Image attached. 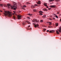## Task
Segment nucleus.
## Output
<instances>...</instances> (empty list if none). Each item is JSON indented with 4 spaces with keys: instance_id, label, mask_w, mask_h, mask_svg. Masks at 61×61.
Wrapping results in <instances>:
<instances>
[{
    "instance_id": "nucleus-4",
    "label": "nucleus",
    "mask_w": 61,
    "mask_h": 61,
    "mask_svg": "<svg viewBox=\"0 0 61 61\" xmlns=\"http://www.w3.org/2000/svg\"><path fill=\"white\" fill-rule=\"evenodd\" d=\"M61 32V27L59 28V29H58L56 31V33L57 34H59V32Z\"/></svg>"
},
{
    "instance_id": "nucleus-39",
    "label": "nucleus",
    "mask_w": 61,
    "mask_h": 61,
    "mask_svg": "<svg viewBox=\"0 0 61 61\" xmlns=\"http://www.w3.org/2000/svg\"><path fill=\"white\" fill-rule=\"evenodd\" d=\"M23 9H25V8L24 7L23 8Z\"/></svg>"
},
{
    "instance_id": "nucleus-37",
    "label": "nucleus",
    "mask_w": 61,
    "mask_h": 61,
    "mask_svg": "<svg viewBox=\"0 0 61 61\" xmlns=\"http://www.w3.org/2000/svg\"><path fill=\"white\" fill-rule=\"evenodd\" d=\"M47 6L46 7H47V8H48V6Z\"/></svg>"
},
{
    "instance_id": "nucleus-15",
    "label": "nucleus",
    "mask_w": 61,
    "mask_h": 61,
    "mask_svg": "<svg viewBox=\"0 0 61 61\" xmlns=\"http://www.w3.org/2000/svg\"><path fill=\"white\" fill-rule=\"evenodd\" d=\"M43 10L44 11H47V9H43Z\"/></svg>"
},
{
    "instance_id": "nucleus-6",
    "label": "nucleus",
    "mask_w": 61,
    "mask_h": 61,
    "mask_svg": "<svg viewBox=\"0 0 61 61\" xmlns=\"http://www.w3.org/2000/svg\"><path fill=\"white\" fill-rule=\"evenodd\" d=\"M33 25H34V27H35V28H36V27H38V26H39V24H38V23H37L36 24L34 23H33Z\"/></svg>"
},
{
    "instance_id": "nucleus-20",
    "label": "nucleus",
    "mask_w": 61,
    "mask_h": 61,
    "mask_svg": "<svg viewBox=\"0 0 61 61\" xmlns=\"http://www.w3.org/2000/svg\"><path fill=\"white\" fill-rule=\"evenodd\" d=\"M33 11L34 12H36V10L35 9H34V10H33Z\"/></svg>"
},
{
    "instance_id": "nucleus-46",
    "label": "nucleus",
    "mask_w": 61,
    "mask_h": 61,
    "mask_svg": "<svg viewBox=\"0 0 61 61\" xmlns=\"http://www.w3.org/2000/svg\"><path fill=\"white\" fill-rule=\"evenodd\" d=\"M1 15V14L0 13V15Z\"/></svg>"
},
{
    "instance_id": "nucleus-44",
    "label": "nucleus",
    "mask_w": 61,
    "mask_h": 61,
    "mask_svg": "<svg viewBox=\"0 0 61 61\" xmlns=\"http://www.w3.org/2000/svg\"><path fill=\"white\" fill-rule=\"evenodd\" d=\"M5 5H4V6H5H5H5Z\"/></svg>"
},
{
    "instance_id": "nucleus-9",
    "label": "nucleus",
    "mask_w": 61,
    "mask_h": 61,
    "mask_svg": "<svg viewBox=\"0 0 61 61\" xmlns=\"http://www.w3.org/2000/svg\"><path fill=\"white\" fill-rule=\"evenodd\" d=\"M51 8L53 7H56V6L55 5H51Z\"/></svg>"
},
{
    "instance_id": "nucleus-26",
    "label": "nucleus",
    "mask_w": 61,
    "mask_h": 61,
    "mask_svg": "<svg viewBox=\"0 0 61 61\" xmlns=\"http://www.w3.org/2000/svg\"><path fill=\"white\" fill-rule=\"evenodd\" d=\"M31 7H35V6L33 5H32V6Z\"/></svg>"
},
{
    "instance_id": "nucleus-10",
    "label": "nucleus",
    "mask_w": 61,
    "mask_h": 61,
    "mask_svg": "<svg viewBox=\"0 0 61 61\" xmlns=\"http://www.w3.org/2000/svg\"><path fill=\"white\" fill-rule=\"evenodd\" d=\"M48 23H49V24H49L50 25H52V22H48Z\"/></svg>"
},
{
    "instance_id": "nucleus-29",
    "label": "nucleus",
    "mask_w": 61,
    "mask_h": 61,
    "mask_svg": "<svg viewBox=\"0 0 61 61\" xmlns=\"http://www.w3.org/2000/svg\"><path fill=\"white\" fill-rule=\"evenodd\" d=\"M23 7H26V6L24 5V6Z\"/></svg>"
},
{
    "instance_id": "nucleus-42",
    "label": "nucleus",
    "mask_w": 61,
    "mask_h": 61,
    "mask_svg": "<svg viewBox=\"0 0 61 61\" xmlns=\"http://www.w3.org/2000/svg\"><path fill=\"white\" fill-rule=\"evenodd\" d=\"M54 15H56L55 14H54Z\"/></svg>"
},
{
    "instance_id": "nucleus-12",
    "label": "nucleus",
    "mask_w": 61,
    "mask_h": 61,
    "mask_svg": "<svg viewBox=\"0 0 61 61\" xmlns=\"http://www.w3.org/2000/svg\"><path fill=\"white\" fill-rule=\"evenodd\" d=\"M13 12L14 13H12V15H14L15 14V11H13Z\"/></svg>"
},
{
    "instance_id": "nucleus-7",
    "label": "nucleus",
    "mask_w": 61,
    "mask_h": 61,
    "mask_svg": "<svg viewBox=\"0 0 61 61\" xmlns=\"http://www.w3.org/2000/svg\"><path fill=\"white\" fill-rule=\"evenodd\" d=\"M25 22L27 23H28V24H31V23H30V22L29 21H28V20H26V21H25Z\"/></svg>"
},
{
    "instance_id": "nucleus-17",
    "label": "nucleus",
    "mask_w": 61,
    "mask_h": 61,
    "mask_svg": "<svg viewBox=\"0 0 61 61\" xmlns=\"http://www.w3.org/2000/svg\"><path fill=\"white\" fill-rule=\"evenodd\" d=\"M54 0H49L50 2H51L52 1H53Z\"/></svg>"
},
{
    "instance_id": "nucleus-33",
    "label": "nucleus",
    "mask_w": 61,
    "mask_h": 61,
    "mask_svg": "<svg viewBox=\"0 0 61 61\" xmlns=\"http://www.w3.org/2000/svg\"><path fill=\"white\" fill-rule=\"evenodd\" d=\"M49 30H47V32H49Z\"/></svg>"
},
{
    "instance_id": "nucleus-43",
    "label": "nucleus",
    "mask_w": 61,
    "mask_h": 61,
    "mask_svg": "<svg viewBox=\"0 0 61 61\" xmlns=\"http://www.w3.org/2000/svg\"><path fill=\"white\" fill-rule=\"evenodd\" d=\"M50 20H51V18L50 19Z\"/></svg>"
},
{
    "instance_id": "nucleus-41",
    "label": "nucleus",
    "mask_w": 61,
    "mask_h": 61,
    "mask_svg": "<svg viewBox=\"0 0 61 61\" xmlns=\"http://www.w3.org/2000/svg\"><path fill=\"white\" fill-rule=\"evenodd\" d=\"M49 28L51 27V26H49Z\"/></svg>"
},
{
    "instance_id": "nucleus-36",
    "label": "nucleus",
    "mask_w": 61,
    "mask_h": 61,
    "mask_svg": "<svg viewBox=\"0 0 61 61\" xmlns=\"http://www.w3.org/2000/svg\"><path fill=\"white\" fill-rule=\"evenodd\" d=\"M0 12H2V10H0Z\"/></svg>"
},
{
    "instance_id": "nucleus-47",
    "label": "nucleus",
    "mask_w": 61,
    "mask_h": 61,
    "mask_svg": "<svg viewBox=\"0 0 61 61\" xmlns=\"http://www.w3.org/2000/svg\"><path fill=\"white\" fill-rule=\"evenodd\" d=\"M0 1H1V0H0Z\"/></svg>"
},
{
    "instance_id": "nucleus-25",
    "label": "nucleus",
    "mask_w": 61,
    "mask_h": 61,
    "mask_svg": "<svg viewBox=\"0 0 61 61\" xmlns=\"http://www.w3.org/2000/svg\"><path fill=\"white\" fill-rule=\"evenodd\" d=\"M38 6V5H35V6Z\"/></svg>"
},
{
    "instance_id": "nucleus-48",
    "label": "nucleus",
    "mask_w": 61,
    "mask_h": 61,
    "mask_svg": "<svg viewBox=\"0 0 61 61\" xmlns=\"http://www.w3.org/2000/svg\"><path fill=\"white\" fill-rule=\"evenodd\" d=\"M35 23H36V22H35Z\"/></svg>"
},
{
    "instance_id": "nucleus-45",
    "label": "nucleus",
    "mask_w": 61,
    "mask_h": 61,
    "mask_svg": "<svg viewBox=\"0 0 61 61\" xmlns=\"http://www.w3.org/2000/svg\"><path fill=\"white\" fill-rule=\"evenodd\" d=\"M23 25H25V23H23Z\"/></svg>"
},
{
    "instance_id": "nucleus-22",
    "label": "nucleus",
    "mask_w": 61,
    "mask_h": 61,
    "mask_svg": "<svg viewBox=\"0 0 61 61\" xmlns=\"http://www.w3.org/2000/svg\"><path fill=\"white\" fill-rule=\"evenodd\" d=\"M39 13H43V12L41 11H39Z\"/></svg>"
},
{
    "instance_id": "nucleus-24",
    "label": "nucleus",
    "mask_w": 61,
    "mask_h": 61,
    "mask_svg": "<svg viewBox=\"0 0 61 61\" xmlns=\"http://www.w3.org/2000/svg\"><path fill=\"white\" fill-rule=\"evenodd\" d=\"M50 33H52V31L51 30H50L49 32Z\"/></svg>"
},
{
    "instance_id": "nucleus-27",
    "label": "nucleus",
    "mask_w": 61,
    "mask_h": 61,
    "mask_svg": "<svg viewBox=\"0 0 61 61\" xmlns=\"http://www.w3.org/2000/svg\"><path fill=\"white\" fill-rule=\"evenodd\" d=\"M43 17L44 18H45L46 17V15H44Z\"/></svg>"
},
{
    "instance_id": "nucleus-16",
    "label": "nucleus",
    "mask_w": 61,
    "mask_h": 61,
    "mask_svg": "<svg viewBox=\"0 0 61 61\" xmlns=\"http://www.w3.org/2000/svg\"><path fill=\"white\" fill-rule=\"evenodd\" d=\"M58 23L56 24V26H58Z\"/></svg>"
},
{
    "instance_id": "nucleus-30",
    "label": "nucleus",
    "mask_w": 61,
    "mask_h": 61,
    "mask_svg": "<svg viewBox=\"0 0 61 61\" xmlns=\"http://www.w3.org/2000/svg\"><path fill=\"white\" fill-rule=\"evenodd\" d=\"M56 18H58V16H57L56 15Z\"/></svg>"
},
{
    "instance_id": "nucleus-8",
    "label": "nucleus",
    "mask_w": 61,
    "mask_h": 61,
    "mask_svg": "<svg viewBox=\"0 0 61 61\" xmlns=\"http://www.w3.org/2000/svg\"><path fill=\"white\" fill-rule=\"evenodd\" d=\"M37 4L38 5H40V4H41V2H40V1H38V2H37Z\"/></svg>"
},
{
    "instance_id": "nucleus-11",
    "label": "nucleus",
    "mask_w": 61,
    "mask_h": 61,
    "mask_svg": "<svg viewBox=\"0 0 61 61\" xmlns=\"http://www.w3.org/2000/svg\"><path fill=\"white\" fill-rule=\"evenodd\" d=\"M47 3H45L44 4V5H45V6H47Z\"/></svg>"
},
{
    "instance_id": "nucleus-2",
    "label": "nucleus",
    "mask_w": 61,
    "mask_h": 61,
    "mask_svg": "<svg viewBox=\"0 0 61 61\" xmlns=\"http://www.w3.org/2000/svg\"><path fill=\"white\" fill-rule=\"evenodd\" d=\"M4 14L5 16H8L9 17H11L12 16V12L5 11H4Z\"/></svg>"
},
{
    "instance_id": "nucleus-35",
    "label": "nucleus",
    "mask_w": 61,
    "mask_h": 61,
    "mask_svg": "<svg viewBox=\"0 0 61 61\" xmlns=\"http://www.w3.org/2000/svg\"><path fill=\"white\" fill-rule=\"evenodd\" d=\"M30 25H29V26H28V27H30Z\"/></svg>"
},
{
    "instance_id": "nucleus-23",
    "label": "nucleus",
    "mask_w": 61,
    "mask_h": 61,
    "mask_svg": "<svg viewBox=\"0 0 61 61\" xmlns=\"http://www.w3.org/2000/svg\"><path fill=\"white\" fill-rule=\"evenodd\" d=\"M40 22H43V20H41L40 21Z\"/></svg>"
},
{
    "instance_id": "nucleus-21",
    "label": "nucleus",
    "mask_w": 61,
    "mask_h": 61,
    "mask_svg": "<svg viewBox=\"0 0 61 61\" xmlns=\"http://www.w3.org/2000/svg\"><path fill=\"white\" fill-rule=\"evenodd\" d=\"M0 5L1 6H3V5L2 4H0Z\"/></svg>"
},
{
    "instance_id": "nucleus-31",
    "label": "nucleus",
    "mask_w": 61,
    "mask_h": 61,
    "mask_svg": "<svg viewBox=\"0 0 61 61\" xmlns=\"http://www.w3.org/2000/svg\"><path fill=\"white\" fill-rule=\"evenodd\" d=\"M44 30V31H46V29H43Z\"/></svg>"
},
{
    "instance_id": "nucleus-14",
    "label": "nucleus",
    "mask_w": 61,
    "mask_h": 61,
    "mask_svg": "<svg viewBox=\"0 0 61 61\" xmlns=\"http://www.w3.org/2000/svg\"><path fill=\"white\" fill-rule=\"evenodd\" d=\"M28 15H30V16H31V15H32V14L30 13H29L28 14Z\"/></svg>"
},
{
    "instance_id": "nucleus-3",
    "label": "nucleus",
    "mask_w": 61,
    "mask_h": 61,
    "mask_svg": "<svg viewBox=\"0 0 61 61\" xmlns=\"http://www.w3.org/2000/svg\"><path fill=\"white\" fill-rule=\"evenodd\" d=\"M33 22H36V23H39V20H37L36 19H33L32 21Z\"/></svg>"
},
{
    "instance_id": "nucleus-13",
    "label": "nucleus",
    "mask_w": 61,
    "mask_h": 61,
    "mask_svg": "<svg viewBox=\"0 0 61 61\" xmlns=\"http://www.w3.org/2000/svg\"><path fill=\"white\" fill-rule=\"evenodd\" d=\"M15 18H16L15 17V16H13V19H14L15 20Z\"/></svg>"
},
{
    "instance_id": "nucleus-19",
    "label": "nucleus",
    "mask_w": 61,
    "mask_h": 61,
    "mask_svg": "<svg viewBox=\"0 0 61 61\" xmlns=\"http://www.w3.org/2000/svg\"><path fill=\"white\" fill-rule=\"evenodd\" d=\"M55 1L56 2H58V1H59V0H55Z\"/></svg>"
},
{
    "instance_id": "nucleus-32",
    "label": "nucleus",
    "mask_w": 61,
    "mask_h": 61,
    "mask_svg": "<svg viewBox=\"0 0 61 61\" xmlns=\"http://www.w3.org/2000/svg\"><path fill=\"white\" fill-rule=\"evenodd\" d=\"M30 30H32V28H30Z\"/></svg>"
},
{
    "instance_id": "nucleus-40",
    "label": "nucleus",
    "mask_w": 61,
    "mask_h": 61,
    "mask_svg": "<svg viewBox=\"0 0 61 61\" xmlns=\"http://www.w3.org/2000/svg\"><path fill=\"white\" fill-rule=\"evenodd\" d=\"M53 19H55V18H53Z\"/></svg>"
},
{
    "instance_id": "nucleus-5",
    "label": "nucleus",
    "mask_w": 61,
    "mask_h": 61,
    "mask_svg": "<svg viewBox=\"0 0 61 61\" xmlns=\"http://www.w3.org/2000/svg\"><path fill=\"white\" fill-rule=\"evenodd\" d=\"M22 18V16L20 15H17V19L18 20L21 19Z\"/></svg>"
},
{
    "instance_id": "nucleus-18",
    "label": "nucleus",
    "mask_w": 61,
    "mask_h": 61,
    "mask_svg": "<svg viewBox=\"0 0 61 61\" xmlns=\"http://www.w3.org/2000/svg\"><path fill=\"white\" fill-rule=\"evenodd\" d=\"M39 15H43V14L40 13L39 14Z\"/></svg>"
},
{
    "instance_id": "nucleus-28",
    "label": "nucleus",
    "mask_w": 61,
    "mask_h": 61,
    "mask_svg": "<svg viewBox=\"0 0 61 61\" xmlns=\"http://www.w3.org/2000/svg\"><path fill=\"white\" fill-rule=\"evenodd\" d=\"M26 3L27 4H30V3H29V2H27Z\"/></svg>"
},
{
    "instance_id": "nucleus-34",
    "label": "nucleus",
    "mask_w": 61,
    "mask_h": 61,
    "mask_svg": "<svg viewBox=\"0 0 61 61\" xmlns=\"http://www.w3.org/2000/svg\"><path fill=\"white\" fill-rule=\"evenodd\" d=\"M27 18H28V19H30V18L29 17H27Z\"/></svg>"
},
{
    "instance_id": "nucleus-1",
    "label": "nucleus",
    "mask_w": 61,
    "mask_h": 61,
    "mask_svg": "<svg viewBox=\"0 0 61 61\" xmlns=\"http://www.w3.org/2000/svg\"><path fill=\"white\" fill-rule=\"evenodd\" d=\"M14 3H13V5H12L11 6V4H8L7 5V6H8L9 8H10L11 9H14V10H16L17 9V7L16 6H17V4H16V3L14 2H13Z\"/></svg>"
},
{
    "instance_id": "nucleus-38",
    "label": "nucleus",
    "mask_w": 61,
    "mask_h": 61,
    "mask_svg": "<svg viewBox=\"0 0 61 61\" xmlns=\"http://www.w3.org/2000/svg\"><path fill=\"white\" fill-rule=\"evenodd\" d=\"M49 10H50L51 9V8H49Z\"/></svg>"
}]
</instances>
